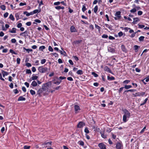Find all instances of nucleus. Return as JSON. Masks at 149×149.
I'll return each instance as SVG.
<instances>
[{"mask_svg":"<svg viewBox=\"0 0 149 149\" xmlns=\"http://www.w3.org/2000/svg\"><path fill=\"white\" fill-rule=\"evenodd\" d=\"M48 70L47 68L44 67L42 66L39 67L38 70L39 72L41 73H44L47 72Z\"/></svg>","mask_w":149,"mask_h":149,"instance_id":"nucleus-1","label":"nucleus"},{"mask_svg":"<svg viewBox=\"0 0 149 149\" xmlns=\"http://www.w3.org/2000/svg\"><path fill=\"white\" fill-rule=\"evenodd\" d=\"M121 12L120 11H117L115 14V17L114 18L115 20H119L121 18Z\"/></svg>","mask_w":149,"mask_h":149,"instance_id":"nucleus-2","label":"nucleus"},{"mask_svg":"<svg viewBox=\"0 0 149 149\" xmlns=\"http://www.w3.org/2000/svg\"><path fill=\"white\" fill-rule=\"evenodd\" d=\"M146 94L145 92H137L135 93H133L132 95L134 97L143 96Z\"/></svg>","mask_w":149,"mask_h":149,"instance_id":"nucleus-3","label":"nucleus"},{"mask_svg":"<svg viewBox=\"0 0 149 149\" xmlns=\"http://www.w3.org/2000/svg\"><path fill=\"white\" fill-rule=\"evenodd\" d=\"M122 110L124 113V115H125V116H127L130 117V113L127 109H123Z\"/></svg>","mask_w":149,"mask_h":149,"instance_id":"nucleus-4","label":"nucleus"},{"mask_svg":"<svg viewBox=\"0 0 149 149\" xmlns=\"http://www.w3.org/2000/svg\"><path fill=\"white\" fill-rule=\"evenodd\" d=\"M117 149H123V145L121 143L118 142L116 144Z\"/></svg>","mask_w":149,"mask_h":149,"instance_id":"nucleus-5","label":"nucleus"},{"mask_svg":"<svg viewBox=\"0 0 149 149\" xmlns=\"http://www.w3.org/2000/svg\"><path fill=\"white\" fill-rule=\"evenodd\" d=\"M85 123L83 121L79 122L77 125V127L78 128H82L85 125Z\"/></svg>","mask_w":149,"mask_h":149,"instance_id":"nucleus-6","label":"nucleus"},{"mask_svg":"<svg viewBox=\"0 0 149 149\" xmlns=\"http://www.w3.org/2000/svg\"><path fill=\"white\" fill-rule=\"evenodd\" d=\"M52 83L51 81L48 82L47 83H45L43 84L42 86L44 87V88H45L46 89V90H47V87H49V86H51V85Z\"/></svg>","mask_w":149,"mask_h":149,"instance_id":"nucleus-7","label":"nucleus"},{"mask_svg":"<svg viewBox=\"0 0 149 149\" xmlns=\"http://www.w3.org/2000/svg\"><path fill=\"white\" fill-rule=\"evenodd\" d=\"M98 147L100 149H106V146L103 143H100L98 144Z\"/></svg>","mask_w":149,"mask_h":149,"instance_id":"nucleus-8","label":"nucleus"},{"mask_svg":"<svg viewBox=\"0 0 149 149\" xmlns=\"http://www.w3.org/2000/svg\"><path fill=\"white\" fill-rule=\"evenodd\" d=\"M46 90L45 88H44V87L42 86V88H40L38 91L37 92L38 94L40 95L44 91H45Z\"/></svg>","mask_w":149,"mask_h":149,"instance_id":"nucleus-9","label":"nucleus"},{"mask_svg":"<svg viewBox=\"0 0 149 149\" xmlns=\"http://www.w3.org/2000/svg\"><path fill=\"white\" fill-rule=\"evenodd\" d=\"M70 32L72 33L77 32L76 29L74 26H72L70 27Z\"/></svg>","mask_w":149,"mask_h":149,"instance_id":"nucleus-10","label":"nucleus"},{"mask_svg":"<svg viewBox=\"0 0 149 149\" xmlns=\"http://www.w3.org/2000/svg\"><path fill=\"white\" fill-rule=\"evenodd\" d=\"M104 70L105 71H107L108 72L112 74V72L110 69L107 66H106L104 67Z\"/></svg>","mask_w":149,"mask_h":149,"instance_id":"nucleus-11","label":"nucleus"},{"mask_svg":"<svg viewBox=\"0 0 149 149\" xmlns=\"http://www.w3.org/2000/svg\"><path fill=\"white\" fill-rule=\"evenodd\" d=\"M74 107L75 113H78V111L80 110L79 107L78 105H74Z\"/></svg>","mask_w":149,"mask_h":149,"instance_id":"nucleus-12","label":"nucleus"},{"mask_svg":"<svg viewBox=\"0 0 149 149\" xmlns=\"http://www.w3.org/2000/svg\"><path fill=\"white\" fill-rule=\"evenodd\" d=\"M130 117V116H127L125 115H123V122L124 123L126 122L128 120V119H127V118H129Z\"/></svg>","mask_w":149,"mask_h":149,"instance_id":"nucleus-13","label":"nucleus"},{"mask_svg":"<svg viewBox=\"0 0 149 149\" xmlns=\"http://www.w3.org/2000/svg\"><path fill=\"white\" fill-rule=\"evenodd\" d=\"M37 85V82L36 81H32L31 85V87L32 86L34 87L36 86Z\"/></svg>","mask_w":149,"mask_h":149,"instance_id":"nucleus-14","label":"nucleus"},{"mask_svg":"<svg viewBox=\"0 0 149 149\" xmlns=\"http://www.w3.org/2000/svg\"><path fill=\"white\" fill-rule=\"evenodd\" d=\"M20 13H17L15 14V16L16 18V20L17 21L21 18L19 17Z\"/></svg>","mask_w":149,"mask_h":149,"instance_id":"nucleus-15","label":"nucleus"},{"mask_svg":"<svg viewBox=\"0 0 149 149\" xmlns=\"http://www.w3.org/2000/svg\"><path fill=\"white\" fill-rule=\"evenodd\" d=\"M2 74L3 77H5V76H7L8 74V72L5 71L4 70H2Z\"/></svg>","mask_w":149,"mask_h":149,"instance_id":"nucleus-16","label":"nucleus"},{"mask_svg":"<svg viewBox=\"0 0 149 149\" xmlns=\"http://www.w3.org/2000/svg\"><path fill=\"white\" fill-rule=\"evenodd\" d=\"M23 13L24 14H26L27 16H29L30 15H33L32 12L29 13H28L27 11H24V12Z\"/></svg>","mask_w":149,"mask_h":149,"instance_id":"nucleus-17","label":"nucleus"},{"mask_svg":"<svg viewBox=\"0 0 149 149\" xmlns=\"http://www.w3.org/2000/svg\"><path fill=\"white\" fill-rule=\"evenodd\" d=\"M25 100L26 98L25 97H23L22 96H20L18 98L17 101H25Z\"/></svg>","mask_w":149,"mask_h":149,"instance_id":"nucleus-18","label":"nucleus"},{"mask_svg":"<svg viewBox=\"0 0 149 149\" xmlns=\"http://www.w3.org/2000/svg\"><path fill=\"white\" fill-rule=\"evenodd\" d=\"M16 29L15 28H13L11 30L9 31V32L12 33H16Z\"/></svg>","mask_w":149,"mask_h":149,"instance_id":"nucleus-19","label":"nucleus"},{"mask_svg":"<svg viewBox=\"0 0 149 149\" xmlns=\"http://www.w3.org/2000/svg\"><path fill=\"white\" fill-rule=\"evenodd\" d=\"M104 25H105L106 27L108 28L111 31L112 30V26L111 25H109L107 24H105Z\"/></svg>","mask_w":149,"mask_h":149,"instance_id":"nucleus-20","label":"nucleus"},{"mask_svg":"<svg viewBox=\"0 0 149 149\" xmlns=\"http://www.w3.org/2000/svg\"><path fill=\"white\" fill-rule=\"evenodd\" d=\"M139 20V19L137 17L134 18V21L132 22L134 24H135L136 23V22L138 21Z\"/></svg>","mask_w":149,"mask_h":149,"instance_id":"nucleus-21","label":"nucleus"},{"mask_svg":"<svg viewBox=\"0 0 149 149\" xmlns=\"http://www.w3.org/2000/svg\"><path fill=\"white\" fill-rule=\"evenodd\" d=\"M115 78L113 76H111V77H110L109 76H107V79L108 80L111 81V80H113L115 79Z\"/></svg>","mask_w":149,"mask_h":149,"instance_id":"nucleus-22","label":"nucleus"},{"mask_svg":"<svg viewBox=\"0 0 149 149\" xmlns=\"http://www.w3.org/2000/svg\"><path fill=\"white\" fill-rule=\"evenodd\" d=\"M33 13V14H36L37 13H39L40 12V10H39L38 9H36L34 10L33 11H32Z\"/></svg>","mask_w":149,"mask_h":149,"instance_id":"nucleus-23","label":"nucleus"},{"mask_svg":"<svg viewBox=\"0 0 149 149\" xmlns=\"http://www.w3.org/2000/svg\"><path fill=\"white\" fill-rule=\"evenodd\" d=\"M38 78V77L37 76L34 75V74H33L31 77V79L33 80H36Z\"/></svg>","mask_w":149,"mask_h":149,"instance_id":"nucleus-24","label":"nucleus"},{"mask_svg":"<svg viewBox=\"0 0 149 149\" xmlns=\"http://www.w3.org/2000/svg\"><path fill=\"white\" fill-rule=\"evenodd\" d=\"M24 50H25L26 52H27L28 53L29 52H32L33 50L32 49H26L25 47L23 48Z\"/></svg>","mask_w":149,"mask_h":149,"instance_id":"nucleus-25","label":"nucleus"},{"mask_svg":"<svg viewBox=\"0 0 149 149\" xmlns=\"http://www.w3.org/2000/svg\"><path fill=\"white\" fill-rule=\"evenodd\" d=\"M77 74H78L81 75L83 74V72L81 70H79L77 72Z\"/></svg>","mask_w":149,"mask_h":149,"instance_id":"nucleus-26","label":"nucleus"},{"mask_svg":"<svg viewBox=\"0 0 149 149\" xmlns=\"http://www.w3.org/2000/svg\"><path fill=\"white\" fill-rule=\"evenodd\" d=\"M132 87V86L130 85H125L124 87V88H125V89H128L131 88Z\"/></svg>","mask_w":149,"mask_h":149,"instance_id":"nucleus-27","label":"nucleus"},{"mask_svg":"<svg viewBox=\"0 0 149 149\" xmlns=\"http://www.w3.org/2000/svg\"><path fill=\"white\" fill-rule=\"evenodd\" d=\"M148 100V98H146V99H145L144 100V101L142 103H141L140 104V106H141L143 105L144 104H145L146 103Z\"/></svg>","mask_w":149,"mask_h":149,"instance_id":"nucleus-28","label":"nucleus"},{"mask_svg":"<svg viewBox=\"0 0 149 149\" xmlns=\"http://www.w3.org/2000/svg\"><path fill=\"white\" fill-rule=\"evenodd\" d=\"M145 37L144 36H141L139 38V40L140 42L143 41L144 40Z\"/></svg>","mask_w":149,"mask_h":149,"instance_id":"nucleus-29","label":"nucleus"},{"mask_svg":"<svg viewBox=\"0 0 149 149\" xmlns=\"http://www.w3.org/2000/svg\"><path fill=\"white\" fill-rule=\"evenodd\" d=\"M61 49L62 50L61 51L60 50L59 51V52H60L61 54L65 55V54H66L65 52L63 50V48H61Z\"/></svg>","mask_w":149,"mask_h":149,"instance_id":"nucleus-30","label":"nucleus"},{"mask_svg":"<svg viewBox=\"0 0 149 149\" xmlns=\"http://www.w3.org/2000/svg\"><path fill=\"white\" fill-rule=\"evenodd\" d=\"M108 50L109 52L112 53H114L115 52L114 49L111 48V47L109 48L108 49Z\"/></svg>","mask_w":149,"mask_h":149,"instance_id":"nucleus-31","label":"nucleus"},{"mask_svg":"<svg viewBox=\"0 0 149 149\" xmlns=\"http://www.w3.org/2000/svg\"><path fill=\"white\" fill-rule=\"evenodd\" d=\"M122 50L124 52H126V49L125 48V46L124 45H122L121 46Z\"/></svg>","mask_w":149,"mask_h":149,"instance_id":"nucleus-32","label":"nucleus"},{"mask_svg":"<svg viewBox=\"0 0 149 149\" xmlns=\"http://www.w3.org/2000/svg\"><path fill=\"white\" fill-rule=\"evenodd\" d=\"M9 18L13 21H14L15 20L14 17L12 14L10 15Z\"/></svg>","mask_w":149,"mask_h":149,"instance_id":"nucleus-33","label":"nucleus"},{"mask_svg":"<svg viewBox=\"0 0 149 149\" xmlns=\"http://www.w3.org/2000/svg\"><path fill=\"white\" fill-rule=\"evenodd\" d=\"M95 26L96 28L98 30L99 32H100L101 30V28L99 26L97 25L96 24H95Z\"/></svg>","mask_w":149,"mask_h":149,"instance_id":"nucleus-34","label":"nucleus"},{"mask_svg":"<svg viewBox=\"0 0 149 149\" xmlns=\"http://www.w3.org/2000/svg\"><path fill=\"white\" fill-rule=\"evenodd\" d=\"M52 142L50 141L47 143H44L42 144V145H48L49 144L51 146L52 145Z\"/></svg>","mask_w":149,"mask_h":149,"instance_id":"nucleus-35","label":"nucleus"},{"mask_svg":"<svg viewBox=\"0 0 149 149\" xmlns=\"http://www.w3.org/2000/svg\"><path fill=\"white\" fill-rule=\"evenodd\" d=\"M45 48V47L44 46H40L39 48V50L40 51H42L43 49Z\"/></svg>","mask_w":149,"mask_h":149,"instance_id":"nucleus-36","label":"nucleus"},{"mask_svg":"<svg viewBox=\"0 0 149 149\" xmlns=\"http://www.w3.org/2000/svg\"><path fill=\"white\" fill-rule=\"evenodd\" d=\"M87 10V9L86 8L85 4L84 5L82 6V11L84 12L85 10Z\"/></svg>","mask_w":149,"mask_h":149,"instance_id":"nucleus-37","label":"nucleus"},{"mask_svg":"<svg viewBox=\"0 0 149 149\" xmlns=\"http://www.w3.org/2000/svg\"><path fill=\"white\" fill-rule=\"evenodd\" d=\"M84 132L86 134H88L89 132V130L87 127H86L84 129Z\"/></svg>","mask_w":149,"mask_h":149,"instance_id":"nucleus-38","label":"nucleus"},{"mask_svg":"<svg viewBox=\"0 0 149 149\" xmlns=\"http://www.w3.org/2000/svg\"><path fill=\"white\" fill-rule=\"evenodd\" d=\"M6 6L4 5H2L1 6L0 8L3 10H6Z\"/></svg>","mask_w":149,"mask_h":149,"instance_id":"nucleus-39","label":"nucleus"},{"mask_svg":"<svg viewBox=\"0 0 149 149\" xmlns=\"http://www.w3.org/2000/svg\"><path fill=\"white\" fill-rule=\"evenodd\" d=\"M139 47L137 45H135L134 46V49L135 50V52H136L138 51V49Z\"/></svg>","mask_w":149,"mask_h":149,"instance_id":"nucleus-40","label":"nucleus"},{"mask_svg":"<svg viewBox=\"0 0 149 149\" xmlns=\"http://www.w3.org/2000/svg\"><path fill=\"white\" fill-rule=\"evenodd\" d=\"M136 11V8H134L130 10V12L132 13H134Z\"/></svg>","mask_w":149,"mask_h":149,"instance_id":"nucleus-41","label":"nucleus"},{"mask_svg":"<svg viewBox=\"0 0 149 149\" xmlns=\"http://www.w3.org/2000/svg\"><path fill=\"white\" fill-rule=\"evenodd\" d=\"M30 93L32 95H34L36 94L35 91L32 90H30Z\"/></svg>","mask_w":149,"mask_h":149,"instance_id":"nucleus-42","label":"nucleus"},{"mask_svg":"<svg viewBox=\"0 0 149 149\" xmlns=\"http://www.w3.org/2000/svg\"><path fill=\"white\" fill-rule=\"evenodd\" d=\"M98 6H96L94 8V11L95 13H96L97 12L98 10Z\"/></svg>","mask_w":149,"mask_h":149,"instance_id":"nucleus-43","label":"nucleus"},{"mask_svg":"<svg viewBox=\"0 0 149 149\" xmlns=\"http://www.w3.org/2000/svg\"><path fill=\"white\" fill-rule=\"evenodd\" d=\"M91 74L92 75H93L95 77H96L98 76V75L94 72H92Z\"/></svg>","mask_w":149,"mask_h":149,"instance_id":"nucleus-44","label":"nucleus"},{"mask_svg":"<svg viewBox=\"0 0 149 149\" xmlns=\"http://www.w3.org/2000/svg\"><path fill=\"white\" fill-rule=\"evenodd\" d=\"M136 91V90L135 89H130L128 90H126L125 92H134Z\"/></svg>","mask_w":149,"mask_h":149,"instance_id":"nucleus-45","label":"nucleus"},{"mask_svg":"<svg viewBox=\"0 0 149 149\" xmlns=\"http://www.w3.org/2000/svg\"><path fill=\"white\" fill-rule=\"evenodd\" d=\"M102 38H107L108 37V36L107 34H103L102 36Z\"/></svg>","mask_w":149,"mask_h":149,"instance_id":"nucleus-46","label":"nucleus"},{"mask_svg":"<svg viewBox=\"0 0 149 149\" xmlns=\"http://www.w3.org/2000/svg\"><path fill=\"white\" fill-rule=\"evenodd\" d=\"M26 74H31V72L30 69H26Z\"/></svg>","mask_w":149,"mask_h":149,"instance_id":"nucleus-47","label":"nucleus"},{"mask_svg":"<svg viewBox=\"0 0 149 149\" xmlns=\"http://www.w3.org/2000/svg\"><path fill=\"white\" fill-rule=\"evenodd\" d=\"M46 61V60L45 59H43L41 60V63L42 64H44Z\"/></svg>","mask_w":149,"mask_h":149,"instance_id":"nucleus-48","label":"nucleus"},{"mask_svg":"<svg viewBox=\"0 0 149 149\" xmlns=\"http://www.w3.org/2000/svg\"><path fill=\"white\" fill-rule=\"evenodd\" d=\"M78 143L81 146H83L84 145V142L82 141H79Z\"/></svg>","mask_w":149,"mask_h":149,"instance_id":"nucleus-49","label":"nucleus"},{"mask_svg":"<svg viewBox=\"0 0 149 149\" xmlns=\"http://www.w3.org/2000/svg\"><path fill=\"white\" fill-rule=\"evenodd\" d=\"M61 3L60 2L57 1L56 2H54V5L55 6H58Z\"/></svg>","mask_w":149,"mask_h":149,"instance_id":"nucleus-50","label":"nucleus"},{"mask_svg":"<svg viewBox=\"0 0 149 149\" xmlns=\"http://www.w3.org/2000/svg\"><path fill=\"white\" fill-rule=\"evenodd\" d=\"M138 27L139 28H142L145 27V25L142 24H138Z\"/></svg>","mask_w":149,"mask_h":149,"instance_id":"nucleus-51","label":"nucleus"},{"mask_svg":"<svg viewBox=\"0 0 149 149\" xmlns=\"http://www.w3.org/2000/svg\"><path fill=\"white\" fill-rule=\"evenodd\" d=\"M61 82V81L60 80V81H56L55 82H54V83L55 84H56L57 85H59Z\"/></svg>","mask_w":149,"mask_h":149,"instance_id":"nucleus-52","label":"nucleus"},{"mask_svg":"<svg viewBox=\"0 0 149 149\" xmlns=\"http://www.w3.org/2000/svg\"><path fill=\"white\" fill-rule=\"evenodd\" d=\"M72 57L74 58L75 59V60L77 61L79 60L77 56H73Z\"/></svg>","mask_w":149,"mask_h":149,"instance_id":"nucleus-53","label":"nucleus"},{"mask_svg":"<svg viewBox=\"0 0 149 149\" xmlns=\"http://www.w3.org/2000/svg\"><path fill=\"white\" fill-rule=\"evenodd\" d=\"M20 59L19 58H17V64H20Z\"/></svg>","mask_w":149,"mask_h":149,"instance_id":"nucleus-54","label":"nucleus"},{"mask_svg":"<svg viewBox=\"0 0 149 149\" xmlns=\"http://www.w3.org/2000/svg\"><path fill=\"white\" fill-rule=\"evenodd\" d=\"M10 53L14 54H17L15 53V52H14L13 49H10Z\"/></svg>","mask_w":149,"mask_h":149,"instance_id":"nucleus-55","label":"nucleus"},{"mask_svg":"<svg viewBox=\"0 0 149 149\" xmlns=\"http://www.w3.org/2000/svg\"><path fill=\"white\" fill-rule=\"evenodd\" d=\"M48 50L49 51L52 52H53V49L50 46H49L48 47Z\"/></svg>","mask_w":149,"mask_h":149,"instance_id":"nucleus-56","label":"nucleus"},{"mask_svg":"<svg viewBox=\"0 0 149 149\" xmlns=\"http://www.w3.org/2000/svg\"><path fill=\"white\" fill-rule=\"evenodd\" d=\"M137 33V32H134L132 33L130 36V37L131 38H133L135 36V34Z\"/></svg>","mask_w":149,"mask_h":149,"instance_id":"nucleus-57","label":"nucleus"},{"mask_svg":"<svg viewBox=\"0 0 149 149\" xmlns=\"http://www.w3.org/2000/svg\"><path fill=\"white\" fill-rule=\"evenodd\" d=\"M101 136L102 138L104 139H106L107 137V135L104 134V133L103 134H102Z\"/></svg>","mask_w":149,"mask_h":149,"instance_id":"nucleus-58","label":"nucleus"},{"mask_svg":"<svg viewBox=\"0 0 149 149\" xmlns=\"http://www.w3.org/2000/svg\"><path fill=\"white\" fill-rule=\"evenodd\" d=\"M130 82V81L129 80H125L124 81L123 83V84H127Z\"/></svg>","mask_w":149,"mask_h":149,"instance_id":"nucleus-59","label":"nucleus"},{"mask_svg":"<svg viewBox=\"0 0 149 149\" xmlns=\"http://www.w3.org/2000/svg\"><path fill=\"white\" fill-rule=\"evenodd\" d=\"M81 42V40H76V41H74V43L75 44H79Z\"/></svg>","mask_w":149,"mask_h":149,"instance_id":"nucleus-60","label":"nucleus"},{"mask_svg":"<svg viewBox=\"0 0 149 149\" xmlns=\"http://www.w3.org/2000/svg\"><path fill=\"white\" fill-rule=\"evenodd\" d=\"M8 12H6L3 15L4 17L5 18H6L8 16Z\"/></svg>","mask_w":149,"mask_h":149,"instance_id":"nucleus-61","label":"nucleus"},{"mask_svg":"<svg viewBox=\"0 0 149 149\" xmlns=\"http://www.w3.org/2000/svg\"><path fill=\"white\" fill-rule=\"evenodd\" d=\"M53 56H54L55 57H56L58 56V54L56 53H51Z\"/></svg>","mask_w":149,"mask_h":149,"instance_id":"nucleus-62","label":"nucleus"},{"mask_svg":"<svg viewBox=\"0 0 149 149\" xmlns=\"http://www.w3.org/2000/svg\"><path fill=\"white\" fill-rule=\"evenodd\" d=\"M30 148V146H25L24 147V149H29Z\"/></svg>","mask_w":149,"mask_h":149,"instance_id":"nucleus-63","label":"nucleus"},{"mask_svg":"<svg viewBox=\"0 0 149 149\" xmlns=\"http://www.w3.org/2000/svg\"><path fill=\"white\" fill-rule=\"evenodd\" d=\"M123 33L122 32L120 31L118 33V35L119 37H121L123 35Z\"/></svg>","mask_w":149,"mask_h":149,"instance_id":"nucleus-64","label":"nucleus"}]
</instances>
